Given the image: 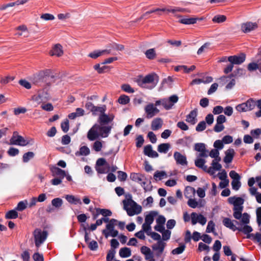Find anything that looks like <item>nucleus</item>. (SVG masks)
Returning a JSON list of instances; mask_svg holds the SVG:
<instances>
[{
  "instance_id": "f257e3e1",
  "label": "nucleus",
  "mask_w": 261,
  "mask_h": 261,
  "mask_svg": "<svg viewBox=\"0 0 261 261\" xmlns=\"http://www.w3.org/2000/svg\"><path fill=\"white\" fill-rule=\"evenodd\" d=\"M229 204L233 205V216L237 220L241 219V222L244 224H248L250 222V216L247 213L242 214L244 199L241 197L236 196L230 197L228 198Z\"/></svg>"
},
{
  "instance_id": "f03ea898",
  "label": "nucleus",
  "mask_w": 261,
  "mask_h": 261,
  "mask_svg": "<svg viewBox=\"0 0 261 261\" xmlns=\"http://www.w3.org/2000/svg\"><path fill=\"white\" fill-rule=\"evenodd\" d=\"M112 126H101L99 124H94L88 131L87 138L90 141H94L99 137L106 138L108 137L111 132Z\"/></svg>"
},
{
  "instance_id": "7ed1b4c3",
  "label": "nucleus",
  "mask_w": 261,
  "mask_h": 261,
  "mask_svg": "<svg viewBox=\"0 0 261 261\" xmlns=\"http://www.w3.org/2000/svg\"><path fill=\"white\" fill-rule=\"evenodd\" d=\"M126 197V199L123 200L122 202L127 215L133 216L140 214L142 211V207L132 199V195L128 194Z\"/></svg>"
},
{
  "instance_id": "20e7f679",
  "label": "nucleus",
  "mask_w": 261,
  "mask_h": 261,
  "mask_svg": "<svg viewBox=\"0 0 261 261\" xmlns=\"http://www.w3.org/2000/svg\"><path fill=\"white\" fill-rule=\"evenodd\" d=\"M103 222L108 223L106 225V228L102 230V234L106 238L109 236L112 237H116L118 234V231L114 229V227L117 225L118 221L115 219H112L109 220L108 218H102Z\"/></svg>"
},
{
  "instance_id": "39448f33",
  "label": "nucleus",
  "mask_w": 261,
  "mask_h": 261,
  "mask_svg": "<svg viewBox=\"0 0 261 261\" xmlns=\"http://www.w3.org/2000/svg\"><path fill=\"white\" fill-rule=\"evenodd\" d=\"M156 77L157 76L155 74H148L142 79L138 80L137 83L142 88L151 89L156 85L154 80Z\"/></svg>"
},
{
  "instance_id": "423d86ee",
  "label": "nucleus",
  "mask_w": 261,
  "mask_h": 261,
  "mask_svg": "<svg viewBox=\"0 0 261 261\" xmlns=\"http://www.w3.org/2000/svg\"><path fill=\"white\" fill-rule=\"evenodd\" d=\"M47 232L42 231L40 229L36 228L33 232L35 246L38 249L41 244L46 240L47 237Z\"/></svg>"
},
{
  "instance_id": "0eeeda50",
  "label": "nucleus",
  "mask_w": 261,
  "mask_h": 261,
  "mask_svg": "<svg viewBox=\"0 0 261 261\" xmlns=\"http://www.w3.org/2000/svg\"><path fill=\"white\" fill-rule=\"evenodd\" d=\"M29 142L25 140L21 136L18 135L17 132H14L13 136L10 140V145H17L19 146H25Z\"/></svg>"
},
{
  "instance_id": "6e6552de",
  "label": "nucleus",
  "mask_w": 261,
  "mask_h": 261,
  "mask_svg": "<svg viewBox=\"0 0 261 261\" xmlns=\"http://www.w3.org/2000/svg\"><path fill=\"white\" fill-rule=\"evenodd\" d=\"M178 97L177 95H173L168 99H162V106L166 110H169L177 102Z\"/></svg>"
},
{
  "instance_id": "1a4fd4ad",
  "label": "nucleus",
  "mask_w": 261,
  "mask_h": 261,
  "mask_svg": "<svg viewBox=\"0 0 261 261\" xmlns=\"http://www.w3.org/2000/svg\"><path fill=\"white\" fill-rule=\"evenodd\" d=\"M52 74V70L49 69L42 70L35 77L34 82L36 84L42 82L44 81L45 78L51 76Z\"/></svg>"
},
{
  "instance_id": "9d476101",
  "label": "nucleus",
  "mask_w": 261,
  "mask_h": 261,
  "mask_svg": "<svg viewBox=\"0 0 261 261\" xmlns=\"http://www.w3.org/2000/svg\"><path fill=\"white\" fill-rule=\"evenodd\" d=\"M221 160V158L214 159L211 163V166L207 168V172L213 175L215 174V171L220 170L222 168V165L219 163Z\"/></svg>"
},
{
  "instance_id": "9b49d317",
  "label": "nucleus",
  "mask_w": 261,
  "mask_h": 261,
  "mask_svg": "<svg viewBox=\"0 0 261 261\" xmlns=\"http://www.w3.org/2000/svg\"><path fill=\"white\" fill-rule=\"evenodd\" d=\"M144 110L146 114V117L148 119L155 116L160 112L159 110L153 103H149L146 106Z\"/></svg>"
},
{
  "instance_id": "f8f14e48",
  "label": "nucleus",
  "mask_w": 261,
  "mask_h": 261,
  "mask_svg": "<svg viewBox=\"0 0 261 261\" xmlns=\"http://www.w3.org/2000/svg\"><path fill=\"white\" fill-rule=\"evenodd\" d=\"M191 223L192 225H195L197 223H199L202 225H204L206 223V218L203 215H198L196 213L193 212L191 214Z\"/></svg>"
},
{
  "instance_id": "ddd939ff",
  "label": "nucleus",
  "mask_w": 261,
  "mask_h": 261,
  "mask_svg": "<svg viewBox=\"0 0 261 261\" xmlns=\"http://www.w3.org/2000/svg\"><path fill=\"white\" fill-rule=\"evenodd\" d=\"M245 59L246 56L243 53H241L239 55L229 56L228 58V61L233 65L241 64L245 61Z\"/></svg>"
},
{
  "instance_id": "4468645a",
  "label": "nucleus",
  "mask_w": 261,
  "mask_h": 261,
  "mask_svg": "<svg viewBox=\"0 0 261 261\" xmlns=\"http://www.w3.org/2000/svg\"><path fill=\"white\" fill-rule=\"evenodd\" d=\"M223 224L225 227L234 231L238 230L239 222L236 220H232L228 218H224L223 220Z\"/></svg>"
},
{
  "instance_id": "2eb2a0df",
  "label": "nucleus",
  "mask_w": 261,
  "mask_h": 261,
  "mask_svg": "<svg viewBox=\"0 0 261 261\" xmlns=\"http://www.w3.org/2000/svg\"><path fill=\"white\" fill-rule=\"evenodd\" d=\"M234 75L231 74L229 76H223L220 79L222 85L228 83L225 87L226 89H231L235 85L236 81L234 79H232Z\"/></svg>"
},
{
  "instance_id": "dca6fc26",
  "label": "nucleus",
  "mask_w": 261,
  "mask_h": 261,
  "mask_svg": "<svg viewBox=\"0 0 261 261\" xmlns=\"http://www.w3.org/2000/svg\"><path fill=\"white\" fill-rule=\"evenodd\" d=\"M258 25L256 22H246L241 24V30L245 33H248L256 29Z\"/></svg>"
},
{
  "instance_id": "f3484780",
  "label": "nucleus",
  "mask_w": 261,
  "mask_h": 261,
  "mask_svg": "<svg viewBox=\"0 0 261 261\" xmlns=\"http://www.w3.org/2000/svg\"><path fill=\"white\" fill-rule=\"evenodd\" d=\"M174 158L177 164L181 166H187L188 162L186 155L182 154L178 151H175L173 155Z\"/></svg>"
},
{
  "instance_id": "a211bd4d",
  "label": "nucleus",
  "mask_w": 261,
  "mask_h": 261,
  "mask_svg": "<svg viewBox=\"0 0 261 261\" xmlns=\"http://www.w3.org/2000/svg\"><path fill=\"white\" fill-rule=\"evenodd\" d=\"M197 110L195 109L187 115L186 121L192 125H194L197 122Z\"/></svg>"
},
{
  "instance_id": "6ab92c4d",
  "label": "nucleus",
  "mask_w": 261,
  "mask_h": 261,
  "mask_svg": "<svg viewBox=\"0 0 261 261\" xmlns=\"http://www.w3.org/2000/svg\"><path fill=\"white\" fill-rule=\"evenodd\" d=\"M52 176L56 177L63 179L66 176V172L64 170L57 167H53L50 169Z\"/></svg>"
},
{
  "instance_id": "aec40b11",
  "label": "nucleus",
  "mask_w": 261,
  "mask_h": 261,
  "mask_svg": "<svg viewBox=\"0 0 261 261\" xmlns=\"http://www.w3.org/2000/svg\"><path fill=\"white\" fill-rule=\"evenodd\" d=\"M114 118L113 114L107 115L105 113H102L99 117V122L101 124H107L111 122Z\"/></svg>"
},
{
  "instance_id": "412c9836",
  "label": "nucleus",
  "mask_w": 261,
  "mask_h": 261,
  "mask_svg": "<svg viewBox=\"0 0 261 261\" xmlns=\"http://www.w3.org/2000/svg\"><path fill=\"white\" fill-rule=\"evenodd\" d=\"M49 54L50 56L61 57L63 54L62 46L59 44L55 45L53 49L50 50Z\"/></svg>"
},
{
  "instance_id": "4be33fe9",
  "label": "nucleus",
  "mask_w": 261,
  "mask_h": 261,
  "mask_svg": "<svg viewBox=\"0 0 261 261\" xmlns=\"http://www.w3.org/2000/svg\"><path fill=\"white\" fill-rule=\"evenodd\" d=\"M144 153L146 155L150 158H157L159 156V154L154 150H152L151 145H148L144 147Z\"/></svg>"
},
{
  "instance_id": "5701e85b",
  "label": "nucleus",
  "mask_w": 261,
  "mask_h": 261,
  "mask_svg": "<svg viewBox=\"0 0 261 261\" xmlns=\"http://www.w3.org/2000/svg\"><path fill=\"white\" fill-rule=\"evenodd\" d=\"M163 121L161 118L154 119L151 123V128L153 130H157L162 128Z\"/></svg>"
},
{
  "instance_id": "b1692460",
  "label": "nucleus",
  "mask_w": 261,
  "mask_h": 261,
  "mask_svg": "<svg viewBox=\"0 0 261 261\" xmlns=\"http://www.w3.org/2000/svg\"><path fill=\"white\" fill-rule=\"evenodd\" d=\"M225 156L224 158V162L225 163L228 164L232 162L234 155V150L233 149L230 148L225 151Z\"/></svg>"
},
{
  "instance_id": "393cba45",
  "label": "nucleus",
  "mask_w": 261,
  "mask_h": 261,
  "mask_svg": "<svg viewBox=\"0 0 261 261\" xmlns=\"http://www.w3.org/2000/svg\"><path fill=\"white\" fill-rule=\"evenodd\" d=\"M252 230V227L248 225L247 224L242 223L241 221L239 223L238 229L239 231L242 232L244 234H248L251 232Z\"/></svg>"
},
{
  "instance_id": "a878e982",
  "label": "nucleus",
  "mask_w": 261,
  "mask_h": 261,
  "mask_svg": "<svg viewBox=\"0 0 261 261\" xmlns=\"http://www.w3.org/2000/svg\"><path fill=\"white\" fill-rule=\"evenodd\" d=\"M130 178L132 180L141 183L144 179H146L144 175L140 173H132L130 174Z\"/></svg>"
},
{
  "instance_id": "bb28decb",
  "label": "nucleus",
  "mask_w": 261,
  "mask_h": 261,
  "mask_svg": "<svg viewBox=\"0 0 261 261\" xmlns=\"http://www.w3.org/2000/svg\"><path fill=\"white\" fill-rule=\"evenodd\" d=\"M18 31H20V32H18L16 34V35L18 36H21L22 35H24L25 37H29V31L27 28V27L24 25H22L18 27L16 29Z\"/></svg>"
},
{
  "instance_id": "cd10ccee",
  "label": "nucleus",
  "mask_w": 261,
  "mask_h": 261,
  "mask_svg": "<svg viewBox=\"0 0 261 261\" xmlns=\"http://www.w3.org/2000/svg\"><path fill=\"white\" fill-rule=\"evenodd\" d=\"M65 199L67 200V201L71 203V204H82V202L81 201V199L77 197H75L73 195H67L65 196Z\"/></svg>"
},
{
  "instance_id": "c85d7f7f",
  "label": "nucleus",
  "mask_w": 261,
  "mask_h": 261,
  "mask_svg": "<svg viewBox=\"0 0 261 261\" xmlns=\"http://www.w3.org/2000/svg\"><path fill=\"white\" fill-rule=\"evenodd\" d=\"M205 163V160L202 159H197L195 161V164L196 167L207 172V167L204 165Z\"/></svg>"
},
{
  "instance_id": "c756f323",
  "label": "nucleus",
  "mask_w": 261,
  "mask_h": 261,
  "mask_svg": "<svg viewBox=\"0 0 261 261\" xmlns=\"http://www.w3.org/2000/svg\"><path fill=\"white\" fill-rule=\"evenodd\" d=\"M119 254L121 257H128L132 255L131 250L129 248L123 247L119 250Z\"/></svg>"
},
{
  "instance_id": "7c9ffc66",
  "label": "nucleus",
  "mask_w": 261,
  "mask_h": 261,
  "mask_svg": "<svg viewBox=\"0 0 261 261\" xmlns=\"http://www.w3.org/2000/svg\"><path fill=\"white\" fill-rule=\"evenodd\" d=\"M106 111V106L102 105V106H95L94 108L93 111H92V115L94 116H96L97 115H101L102 113H105Z\"/></svg>"
},
{
  "instance_id": "2f4dec72",
  "label": "nucleus",
  "mask_w": 261,
  "mask_h": 261,
  "mask_svg": "<svg viewBox=\"0 0 261 261\" xmlns=\"http://www.w3.org/2000/svg\"><path fill=\"white\" fill-rule=\"evenodd\" d=\"M165 245V243L163 242L162 241H158L156 245H154L152 246V248L154 250L158 251L159 253L161 254L164 251Z\"/></svg>"
},
{
  "instance_id": "473e14b6",
  "label": "nucleus",
  "mask_w": 261,
  "mask_h": 261,
  "mask_svg": "<svg viewBox=\"0 0 261 261\" xmlns=\"http://www.w3.org/2000/svg\"><path fill=\"white\" fill-rule=\"evenodd\" d=\"M197 19V18H185L180 19L179 22L185 24H193L196 23Z\"/></svg>"
},
{
  "instance_id": "72a5a7b5",
  "label": "nucleus",
  "mask_w": 261,
  "mask_h": 261,
  "mask_svg": "<svg viewBox=\"0 0 261 261\" xmlns=\"http://www.w3.org/2000/svg\"><path fill=\"white\" fill-rule=\"evenodd\" d=\"M90 151L89 148L86 146H83L80 148V150L75 153L76 156L88 155Z\"/></svg>"
},
{
  "instance_id": "f704fd0d",
  "label": "nucleus",
  "mask_w": 261,
  "mask_h": 261,
  "mask_svg": "<svg viewBox=\"0 0 261 261\" xmlns=\"http://www.w3.org/2000/svg\"><path fill=\"white\" fill-rule=\"evenodd\" d=\"M170 147V145L169 143H162L159 145L158 147V150L160 153H166L168 152Z\"/></svg>"
},
{
  "instance_id": "c9c22d12",
  "label": "nucleus",
  "mask_w": 261,
  "mask_h": 261,
  "mask_svg": "<svg viewBox=\"0 0 261 261\" xmlns=\"http://www.w3.org/2000/svg\"><path fill=\"white\" fill-rule=\"evenodd\" d=\"M162 12H171L173 14H175L176 12H185V9L182 8H180L179 7L175 8H162Z\"/></svg>"
},
{
  "instance_id": "e433bc0d",
  "label": "nucleus",
  "mask_w": 261,
  "mask_h": 261,
  "mask_svg": "<svg viewBox=\"0 0 261 261\" xmlns=\"http://www.w3.org/2000/svg\"><path fill=\"white\" fill-rule=\"evenodd\" d=\"M93 67L94 69L96 70L98 73H102L106 72L108 71L109 69L108 66L105 65H103L101 67L99 64L95 65Z\"/></svg>"
},
{
  "instance_id": "4c0bfd02",
  "label": "nucleus",
  "mask_w": 261,
  "mask_h": 261,
  "mask_svg": "<svg viewBox=\"0 0 261 261\" xmlns=\"http://www.w3.org/2000/svg\"><path fill=\"white\" fill-rule=\"evenodd\" d=\"M18 217V213L16 210H12L8 211L5 215V218L7 219H16Z\"/></svg>"
},
{
  "instance_id": "58836bf2",
  "label": "nucleus",
  "mask_w": 261,
  "mask_h": 261,
  "mask_svg": "<svg viewBox=\"0 0 261 261\" xmlns=\"http://www.w3.org/2000/svg\"><path fill=\"white\" fill-rule=\"evenodd\" d=\"M226 20V17L223 15H217L215 16L213 19L212 21L214 23H222L225 21Z\"/></svg>"
},
{
  "instance_id": "ea45409f",
  "label": "nucleus",
  "mask_w": 261,
  "mask_h": 261,
  "mask_svg": "<svg viewBox=\"0 0 261 261\" xmlns=\"http://www.w3.org/2000/svg\"><path fill=\"white\" fill-rule=\"evenodd\" d=\"M244 103L246 105L248 111L253 110L256 105L255 100L253 98L249 99L246 102H244Z\"/></svg>"
},
{
  "instance_id": "a19ab883",
  "label": "nucleus",
  "mask_w": 261,
  "mask_h": 261,
  "mask_svg": "<svg viewBox=\"0 0 261 261\" xmlns=\"http://www.w3.org/2000/svg\"><path fill=\"white\" fill-rule=\"evenodd\" d=\"M145 54L147 58L149 60H153L156 57V53L154 48H151L147 50Z\"/></svg>"
},
{
  "instance_id": "79ce46f5",
  "label": "nucleus",
  "mask_w": 261,
  "mask_h": 261,
  "mask_svg": "<svg viewBox=\"0 0 261 261\" xmlns=\"http://www.w3.org/2000/svg\"><path fill=\"white\" fill-rule=\"evenodd\" d=\"M63 204V200L60 198H56L51 200V204L56 208H59Z\"/></svg>"
},
{
  "instance_id": "37998d69",
  "label": "nucleus",
  "mask_w": 261,
  "mask_h": 261,
  "mask_svg": "<svg viewBox=\"0 0 261 261\" xmlns=\"http://www.w3.org/2000/svg\"><path fill=\"white\" fill-rule=\"evenodd\" d=\"M195 192V190L194 188L191 187H187L185 191V196L186 198H189L192 197V195H190V194H194Z\"/></svg>"
},
{
  "instance_id": "c03bdc74",
  "label": "nucleus",
  "mask_w": 261,
  "mask_h": 261,
  "mask_svg": "<svg viewBox=\"0 0 261 261\" xmlns=\"http://www.w3.org/2000/svg\"><path fill=\"white\" fill-rule=\"evenodd\" d=\"M34 156V153L33 152L29 151L27 153H25L23 155L22 160L24 163H27L29 161L33 158Z\"/></svg>"
},
{
  "instance_id": "a18cd8bd",
  "label": "nucleus",
  "mask_w": 261,
  "mask_h": 261,
  "mask_svg": "<svg viewBox=\"0 0 261 261\" xmlns=\"http://www.w3.org/2000/svg\"><path fill=\"white\" fill-rule=\"evenodd\" d=\"M14 80V77L12 76L8 75L5 77H1L0 83L3 85H5L9 83L10 81H12Z\"/></svg>"
},
{
  "instance_id": "49530a36",
  "label": "nucleus",
  "mask_w": 261,
  "mask_h": 261,
  "mask_svg": "<svg viewBox=\"0 0 261 261\" xmlns=\"http://www.w3.org/2000/svg\"><path fill=\"white\" fill-rule=\"evenodd\" d=\"M121 88L123 91L128 93H133L135 92L134 89L129 84H123L121 85Z\"/></svg>"
},
{
  "instance_id": "de8ad7c7",
  "label": "nucleus",
  "mask_w": 261,
  "mask_h": 261,
  "mask_svg": "<svg viewBox=\"0 0 261 261\" xmlns=\"http://www.w3.org/2000/svg\"><path fill=\"white\" fill-rule=\"evenodd\" d=\"M186 248V246L184 244H181L179 246V247L173 249L172 251V253L174 255L175 254H180L182 253L185 250Z\"/></svg>"
},
{
  "instance_id": "09e8293b",
  "label": "nucleus",
  "mask_w": 261,
  "mask_h": 261,
  "mask_svg": "<svg viewBox=\"0 0 261 261\" xmlns=\"http://www.w3.org/2000/svg\"><path fill=\"white\" fill-rule=\"evenodd\" d=\"M96 212H98L100 214L104 217L110 216L112 215L111 211L107 209H101L99 208H96Z\"/></svg>"
},
{
  "instance_id": "8fccbe9b",
  "label": "nucleus",
  "mask_w": 261,
  "mask_h": 261,
  "mask_svg": "<svg viewBox=\"0 0 261 261\" xmlns=\"http://www.w3.org/2000/svg\"><path fill=\"white\" fill-rule=\"evenodd\" d=\"M118 100L119 103L122 105H126L129 102L130 99L128 96L122 95L119 97Z\"/></svg>"
},
{
  "instance_id": "3c124183",
  "label": "nucleus",
  "mask_w": 261,
  "mask_h": 261,
  "mask_svg": "<svg viewBox=\"0 0 261 261\" xmlns=\"http://www.w3.org/2000/svg\"><path fill=\"white\" fill-rule=\"evenodd\" d=\"M167 176L166 173L165 171H156L154 173V178L155 180L159 179L160 180L163 179L164 177Z\"/></svg>"
},
{
  "instance_id": "603ef678",
  "label": "nucleus",
  "mask_w": 261,
  "mask_h": 261,
  "mask_svg": "<svg viewBox=\"0 0 261 261\" xmlns=\"http://www.w3.org/2000/svg\"><path fill=\"white\" fill-rule=\"evenodd\" d=\"M102 147V142L100 141H96L93 145V149L96 152H99Z\"/></svg>"
},
{
  "instance_id": "864d4df0",
  "label": "nucleus",
  "mask_w": 261,
  "mask_h": 261,
  "mask_svg": "<svg viewBox=\"0 0 261 261\" xmlns=\"http://www.w3.org/2000/svg\"><path fill=\"white\" fill-rule=\"evenodd\" d=\"M27 201H20L16 207V210L19 211H22L27 208Z\"/></svg>"
},
{
  "instance_id": "5fc2aeb1",
  "label": "nucleus",
  "mask_w": 261,
  "mask_h": 261,
  "mask_svg": "<svg viewBox=\"0 0 261 261\" xmlns=\"http://www.w3.org/2000/svg\"><path fill=\"white\" fill-rule=\"evenodd\" d=\"M206 128V123L204 121H200L196 127V130L200 132Z\"/></svg>"
},
{
  "instance_id": "6e6d98bb",
  "label": "nucleus",
  "mask_w": 261,
  "mask_h": 261,
  "mask_svg": "<svg viewBox=\"0 0 261 261\" xmlns=\"http://www.w3.org/2000/svg\"><path fill=\"white\" fill-rule=\"evenodd\" d=\"M153 221L154 215L152 213H150L145 216L144 223L151 225L153 223Z\"/></svg>"
},
{
  "instance_id": "4d7b16f0",
  "label": "nucleus",
  "mask_w": 261,
  "mask_h": 261,
  "mask_svg": "<svg viewBox=\"0 0 261 261\" xmlns=\"http://www.w3.org/2000/svg\"><path fill=\"white\" fill-rule=\"evenodd\" d=\"M96 167H100L106 165L107 168H109V165L107 163L106 160L103 158L98 159L96 163Z\"/></svg>"
},
{
  "instance_id": "13d9d810",
  "label": "nucleus",
  "mask_w": 261,
  "mask_h": 261,
  "mask_svg": "<svg viewBox=\"0 0 261 261\" xmlns=\"http://www.w3.org/2000/svg\"><path fill=\"white\" fill-rule=\"evenodd\" d=\"M142 230L144 231L147 235H148L151 232V225L144 223L142 226Z\"/></svg>"
},
{
  "instance_id": "bf43d9fd",
  "label": "nucleus",
  "mask_w": 261,
  "mask_h": 261,
  "mask_svg": "<svg viewBox=\"0 0 261 261\" xmlns=\"http://www.w3.org/2000/svg\"><path fill=\"white\" fill-rule=\"evenodd\" d=\"M162 239L164 241H167L170 238L171 232L169 230H164L162 232Z\"/></svg>"
},
{
  "instance_id": "052dcab7",
  "label": "nucleus",
  "mask_w": 261,
  "mask_h": 261,
  "mask_svg": "<svg viewBox=\"0 0 261 261\" xmlns=\"http://www.w3.org/2000/svg\"><path fill=\"white\" fill-rule=\"evenodd\" d=\"M61 127L62 130L64 133L67 132L69 130V128L68 120L66 119L64 122H63L61 124Z\"/></svg>"
},
{
  "instance_id": "680f3d73",
  "label": "nucleus",
  "mask_w": 261,
  "mask_h": 261,
  "mask_svg": "<svg viewBox=\"0 0 261 261\" xmlns=\"http://www.w3.org/2000/svg\"><path fill=\"white\" fill-rule=\"evenodd\" d=\"M209 155L214 158V159H217L219 158H220L219 156V151L217 149H212L209 153Z\"/></svg>"
},
{
  "instance_id": "e2e57ef3",
  "label": "nucleus",
  "mask_w": 261,
  "mask_h": 261,
  "mask_svg": "<svg viewBox=\"0 0 261 261\" xmlns=\"http://www.w3.org/2000/svg\"><path fill=\"white\" fill-rule=\"evenodd\" d=\"M236 109L239 112L248 111L246 105H245L244 102L237 106Z\"/></svg>"
},
{
  "instance_id": "0e129e2a",
  "label": "nucleus",
  "mask_w": 261,
  "mask_h": 261,
  "mask_svg": "<svg viewBox=\"0 0 261 261\" xmlns=\"http://www.w3.org/2000/svg\"><path fill=\"white\" fill-rule=\"evenodd\" d=\"M232 189L234 190H238L241 187V182L240 180H232L231 182Z\"/></svg>"
},
{
  "instance_id": "69168bd1",
  "label": "nucleus",
  "mask_w": 261,
  "mask_h": 261,
  "mask_svg": "<svg viewBox=\"0 0 261 261\" xmlns=\"http://www.w3.org/2000/svg\"><path fill=\"white\" fill-rule=\"evenodd\" d=\"M214 147L217 149H223L224 145L223 143L220 140H216L214 143Z\"/></svg>"
},
{
  "instance_id": "338daca9",
  "label": "nucleus",
  "mask_w": 261,
  "mask_h": 261,
  "mask_svg": "<svg viewBox=\"0 0 261 261\" xmlns=\"http://www.w3.org/2000/svg\"><path fill=\"white\" fill-rule=\"evenodd\" d=\"M187 203L190 207L193 208H196L198 206V202L196 201L195 199L189 198V199Z\"/></svg>"
},
{
  "instance_id": "774afa93",
  "label": "nucleus",
  "mask_w": 261,
  "mask_h": 261,
  "mask_svg": "<svg viewBox=\"0 0 261 261\" xmlns=\"http://www.w3.org/2000/svg\"><path fill=\"white\" fill-rule=\"evenodd\" d=\"M33 258L35 261H44L43 255L38 252H36L33 254Z\"/></svg>"
}]
</instances>
